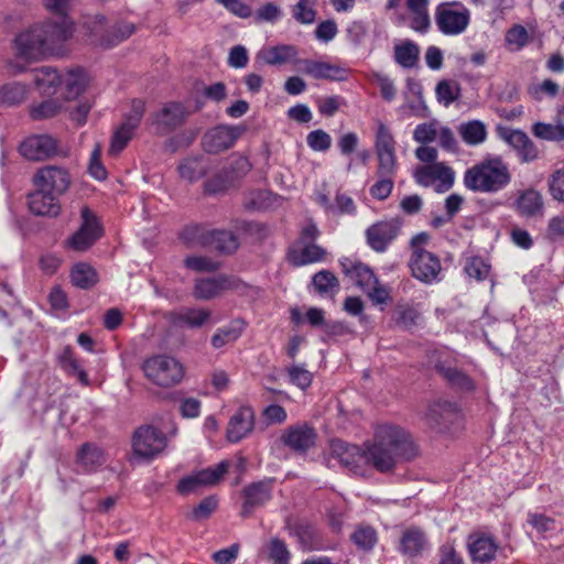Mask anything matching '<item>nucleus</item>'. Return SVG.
<instances>
[{"label":"nucleus","instance_id":"obj_1","mask_svg":"<svg viewBox=\"0 0 564 564\" xmlns=\"http://www.w3.org/2000/svg\"><path fill=\"white\" fill-rule=\"evenodd\" d=\"M419 453L417 444L404 427L392 423L376 427L370 443V459L378 471H390L400 463L413 460Z\"/></svg>","mask_w":564,"mask_h":564},{"label":"nucleus","instance_id":"obj_2","mask_svg":"<svg viewBox=\"0 0 564 564\" xmlns=\"http://www.w3.org/2000/svg\"><path fill=\"white\" fill-rule=\"evenodd\" d=\"M73 31V24L66 17H61L58 21L33 24L15 36L17 54L24 59L59 54Z\"/></svg>","mask_w":564,"mask_h":564},{"label":"nucleus","instance_id":"obj_3","mask_svg":"<svg viewBox=\"0 0 564 564\" xmlns=\"http://www.w3.org/2000/svg\"><path fill=\"white\" fill-rule=\"evenodd\" d=\"M511 172L501 156L490 155L468 167L463 177L464 186L481 194H496L511 182Z\"/></svg>","mask_w":564,"mask_h":564},{"label":"nucleus","instance_id":"obj_4","mask_svg":"<svg viewBox=\"0 0 564 564\" xmlns=\"http://www.w3.org/2000/svg\"><path fill=\"white\" fill-rule=\"evenodd\" d=\"M141 369L149 381L162 388L178 384L185 375L183 364L165 354L147 358L142 362Z\"/></svg>","mask_w":564,"mask_h":564},{"label":"nucleus","instance_id":"obj_5","mask_svg":"<svg viewBox=\"0 0 564 564\" xmlns=\"http://www.w3.org/2000/svg\"><path fill=\"white\" fill-rule=\"evenodd\" d=\"M470 19V10L459 1L441 2L434 12L437 30L446 36L463 34L468 29Z\"/></svg>","mask_w":564,"mask_h":564},{"label":"nucleus","instance_id":"obj_6","mask_svg":"<svg viewBox=\"0 0 564 564\" xmlns=\"http://www.w3.org/2000/svg\"><path fill=\"white\" fill-rule=\"evenodd\" d=\"M413 177L423 187H434L437 193H445L455 183V171L445 162H437L417 166Z\"/></svg>","mask_w":564,"mask_h":564},{"label":"nucleus","instance_id":"obj_7","mask_svg":"<svg viewBox=\"0 0 564 564\" xmlns=\"http://www.w3.org/2000/svg\"><path fill=\"white\" fill-rule=\"evenodd\" d=\"M330 453L340 465L354 474H364L368 466H372L370 444L367 445L366 449H361L357 445L335 440L330 444Z\"/></svg>","mask_w":564,"mask_h":564},{"label":"nucleus","instance_id":"obj_8","mask_svg":"<svg viewBox=\"0 0 564 564\" xmlns=\"http://www.w3.org/2000/svg\"><path fill=\"white\" fill-rule=\"evenodd\" d=\"M409 268L412 276L424 284H433L442 280L441 260L429 250L411 252Z\"/></svg>","mask_w":564,"mask_h":564},{"label":"nucleus","instance_id":"obj_9","mask_svg":"<svg viewBox=\"0 0 564 564\" xmlns=\"http://www.w3.org/2000/svg\"><path fill=\"white\" fill-rule=\"evenodd\" d=\"M229 464L226 460L220 462L214 467L197 470L180 479L176 490L183 496L191 495L202 487L216 485L228 471Z\"/></svg>","mask_w":564,"mask_h":564},{"label":"nucleus","instance_id":"obj_10","mask_svg":"<svg viewBox=\"0 0 564 564\" xmlns=\"http://www.w3.org/2000/svg\"><path fill=\"white\" fill-rule=\"evenodd\" d=\"M165 447V435L152 425L140 426L133 434L132 448L138 457L153 458Z\"/></svg>","mask_w":564,"mask_h":564},{"label":"nucleus","instance_id":"obj_11","mask_svg":"<svg viewBox=\"0 0 564 564\" xmlns=\"http://www.w3.org/2000/svg\"><path fill=\"white\" fill-rule=\"evenodd\" d=\"M246 131L243 126L219 124L203 137V148L208 153H220L230 149Z\"/></svg>","mask_w":564,"mask_h":564},{"label":"nucleus","instance_id":"obj_12","mask_svg":"<svg viewBox=\"0 0 564 564\" xmlns=\"http://www.w3.org/2000/svg\"><path fill=\"white\" fill-rule=\"evenodd\" d=\"M80 215L82 226L67 240L68 247L75 251H85L90 248L102 232L96 215L88 207H83Z\"/></svg>","mask_w":564,"mask_h":564},{"label":"nucleus","instance_id":"obj_13","mask_svg":"<svg viewBox=\"0 0 564 564\" xmlns=\"http://www.w3.org/2000/svg\"><path fill=\"white\" fill-rule=\"evenodd\" d=\"M33 182L37 188H42L58 197L69 188L70 176L64 167L46 165L35 173Z\"/></svg>","mask_w":564,"mask_h":564},{"label":"nucleus","instance_id":"obj_14","mask_svg":"<svg viewBox=\"0 0 564 564\" xmlns=\"http://www.w3.org/2000/svg\"><path fill=\"white\" fill-rule=\"evenodd\" d=\"M296 64L299 72L314 79L332 82H345L348 79L349 69L340 65L310 58L297 59Z\"/></svg>","mask_w":564,"mask_h":564},{"label":"nucleus","instance_id":"obj_15","mask_svg":"<svg viewBox=\"0 0 564 564\" xmlns=\"http://www.w3.org/2000/svg\"><path fill=\"white\" fill-rule=\"evenodd\" d=\"M240 280L234 275L219 274L212 278L198 279L195 282L193 295L197 300L207 301L214 299L227 290H236Z\"/></svg>","mask_w":564,"mask_h":564},{"label":"nucleus","instance_id":"obj_16","mask_svg":"<svg viewBox=\"0 0 564 564\" xmlns=\"http://www.w3.org/2000/svg\"><path fill=\"white\" fill-rule=\"evenodd\" d=\"M273 479L267 478L246 486L242 490L241 516L248 518L256 508L265 505L272 498Z\"/></svg>","mask_w":564,"mask_h":564},{"label":"nucleus","instance_id":"obj_17","mask_svg":"<svg viewBox=\"0 0 564 564\" xmlns=\"http://www.w3.org/2000/svg\"><path fill=\"white\" fill-rule=\"evenodd\" d=\"M189 112L182 102H167L153 118V124L160 134H167L182 126Z\"/></svg>","mask_w":564,"mask_h":564},{"label":"nucleus","instance_id":"obj_18","mask_svg":"<svg viewBox=\"0 0 564 564\" xmlns=\"http://www.w3.org/2000/svg\"><path fill=\"white\" fill-rule=\"evenodd\" d=\"M401 228L398 219L379 221L366 230L367 242L377 252H383L397 238Z\"/></svg>","mask_w":564,"mask_h":564},{"label":"nucleus","instance_id":"obj_19","mask_svg":"<svg viewBox=\"0 0 564 564\" xmlns=\"http://www.w3.org/2000/svg\"><path fill=\"white\" fill-rule=\"evenodd\" d=\"M56 151V141L47 134L31 135L20 144L21 155L31 161L45 160Z\"/></svg>","mask_w":564,"mask_h":564},{"label":"nucleus","instance_id":"obj_20","mask_svg":"<svg viewBox=\"0 0 564 564\" xmlns=\"http://www.w3.org/2000/svg\"><path fill=\"white\" fill-rule=\"evenodd\" d=\"M254 427V411L249 405L240 406L230 417L226 437L230 443H238Z\"/></svg>","mask_w":564,"mask_h":564},{"label":"nucleus","instance_id":"obj_21","mask_svg":"<svg viewBox=\"0 0 564 564\" xmlns=\"http://www.w3.org/2000/svg\"><path fill=\"white\" fill-rule=\"evenodd\" d=\"M107 462L105 451L95 443H84L77 451L75 463L84 474H93Z\"/></svg>","mask_w":564,"mask_h":564},{"label":"nucleus","instance_id":"obj_22","mask_svg":"<svg viewBox=\"0 0 564 564\" xmlns=\"http://www.w3.org/2000/svg\"><path fill=\"white\" fill-rule=\"evenodd\" d=\"M458 417V409L455 403L447 401L435 402L430 405L426 420L429 425L440 432L448 429Z\"/></svg>","mask_w":564,"mask_h":564},{"label":"nucleus","instance_id":"obj_23","mask_svg":"<svg viewBox=\"0 0 564 564\" xmlns=\"http://www.w3.org/2000/svg\"><path fill=\"white\" fill-rule=\"evenodd\" d=\"M340 267L346 278H348L362 292L371 288L377 280L372 269L360 262L345 258L340 260Z\"/></svg>","mask_w":564,"mask_h":564},{"label":"nucleus","instance_id":"obj_24","mask_svg":"<svg viewBox=\"0 0 564 564\" xmlns=\"http://www.w3.org/2000/svg\"><path fill=\"white\" fill-rule=\"evenodd\" d=\"M429 547V541L423 532L417 527H410L403 530L398 550L401 554L409 557H416Z\"/></svg>","mask_w":564,"mask_h":564},{"label":"nucleus","instance_id":"obj_25","mask_svg":"<svg viewBox=\"0 0 564 564\" xmlns=\"http://www.w3.org/2000/svg\"><path fill=\"white\" fill-rule=\"evenodd\" d=\"M28 205L30 212L37 216L55 217L61 212L57 196L37 187L29 195Z\"/></svg>","mask_w":564,"mask_h":564},{"label":"nucleus","instance_id":"obj_26","mask_svg":"<svg viewBox=\"0 0 564 564\" xmlns=\"http://www.w3.org/2000/svg\"><path fill=\"white\" fill-rule=\"evenodd\" d=\"M315 431L307 424L290 426L282 435V442L296 452H305L315 442Z\"/></svg>","mask_w":564,"mask_h":564},{"label":"nucleus","instance_id":"obj_27","mask_svg":"<svg viewBox=\"0 0 564 564\" xmlns=\"http://www.w3.org/2000/svg\"><path fill=\"white\" fill-rule=\"evenodd\" d=\"M468 550L474 562L485 564L496 557L498 545L489 535L475 534L469 536Z\"/></svg>","mask_w":564,"mask_h":564},{"label":"nucleus","instance_id":"obj_28","mask_svg":"<svg viewBox=\"0 0 564 564\" xmlns=\"http://www.w3.org/2000/svg\"><path fill=\"white\" fill-rule=\"evenodd\" d=\"M325 254V249L314 242L295 243L290 249L288 258L295 267H302L322 261Z\"/></svg>","mask_w":564,"mask_h":564},{"label":"nucleus","instance_id":"obj_29","mask_svg":"<svg viewBox=\"0 0 564 564\" xmlns=\"http://www.w3.org/2000/svg\"><path fill=\"white\" fill-rule=\"evenodd\" d=\"M505 139L517 151L521 162L529 163L538 159V148L523 131L510 130Z\"/></svg>","mask_w":564,"mask_h":564},{"label":"nucleus","instance_id":"obj_30","mask_svg":"<svg viewBox=\"0 0 564 564\" xmlns=\"http://www.w3.org/2000/svg\"><path fill=\"white\" fill-rule=\"evenodd\" d=\"M410 13V28L417 33H426L431 26L429 0H404Z\"/></svg>","mask_w":564,"mask_h":564},{"label":"nucleus","instance_id":"obj_31","mask_svg":"<svg viewBox=\"0 0 564 564\" xmlns=\"http://www.w3.org/2000/svg\"><path fill=\"white\" fill-rule=\"evenodd\" d=\"M213 229L203 224H189L183 228L180 239L189 248L208 247L213 241Z\"/></svg>","mask_w":564,"mask_h":564},{"label":"nucleus","instance_id":"obj_32","mask_svg":"<svg viewBox=\"0 0 564 564\" xmlns=\"http://www.w3.org/2000/svg\"><path fill=\"white\" fill-rule=\"evenodd\" d=\"M393 58L403 68H414L419 63L420 46L412 40H404L394 45Z\"/></svg>","mask_w":564,"mask_h":564},{"label":"nucleus","instance_id":"obj_33","mask_svg":"<svg viewBox=\"0 0 564 564\" xmlns=\"http://www.w3.org/2000/svg\"><path fill=\"white\" fill-rule=\"evenodd\" d=\"M61 84L65 90V97L73 99L78 97L88 84L87 74L82 68L69 69L61 75Z\"/></svg>","mask_w":564,"mask_h":564},{"label":"nucleus","instance_id":"obj_34","mask_svg":"<svg viewBox=\"0 0 564 564\" xmlns=\"http://www.w3.org/2000/svg\"><path fill=\"white\" fill-rule=\"evenodd\" d=\"M514 207L521 216H536L543 208L542 196L535 189H525L519 194Z\"/></svg>","mask_w":564,"mask_h":564},{"label":"nucleus","instance_id":"obj_35","mask_svg":"<svg viewBox=\"0 0 564 564\" xmlns=\"http://www.w3.org/2000/svg\"><path fill=\"white\" fill-rule=\"evenodd\" d=\"M458 133L462 140L470 147L484 143L488 134L486 124L477 119L462 122L458 127Z\"/></svg>","mask_w":564,"mask_h":564},{"label":"nucleus","instance_id":"obj_36","mask_svg":"<svg viewBox=\"0 0 564 564\" xmlns=\"http://www.w3.org/2000/svg\"><path fill=\"white\" fill-rule=\"evenodd\" d=\"M62 76L52 67H41L34 70L33 80L43 95L55 94L61 84Z\"/></svg>","mask_w":564,"mask_h":564},{"label":"nucleus","instance_id":"obj_37","mask_svg":"<svg viewBox=\"0 0 564 564\" xmlns=\"http://www.w3.org/2000/svg\"><path fill=\"white\" fill-rule=\"evenodd\" d=\"M62 369L72 377H76L77 380L84 384H89L87 372L83 369L79 360L76 358L70 347H65L58 357Z\"/></svg>","mask_w":564,"mask_h":564},{"label":"nucleus","instance_id":"obj_38","mask_svg":"<svg viewBox=\"0 0 564 564\" xmlns=\"http://www.w3.org/2000/svg\"><path fill=\"white\" fill-rule=\"evenodd\" d=\"M210 318V312L205 308H183L174 316V324L188 328H199Z\"/></svg>","mask_w":564,"mask_h":564},{"label":"nucleus","instance_id":"obj_39","mask_svg":"<svg viewBox=\"0 0 564 564\" xmlns=\"http://www.w3.org/2000/svg\"><path fill=\"white\" fill-rule=\"evenodd\" d=\"M245 328V323L240 319H235L230 324L220 327L212 337V346L216 349L237 340Z\"/></svg>","mask_w":564,"mask_h":564},{"label":"nucleus","instance_id":"obj_40","mask_svg":"<svg viewBox=\"0 0 564 564\" xmlns=\"http://www.w3.org/2000/svg\"><path fill=\"white\" fill-rule=\"evenodd\" d=\"M297 56V51L292 45H276L260 52L261 58L268 65H281Z\"/></svg>","mask_w":564,"mask_h":564},{"label":"nucleus","instance_id":"obj_41","mask_svg":"<svg viewBox=\"0 0 564 564\" xmlns=\"http://www.w3.org/2000/svg\"><path fill=\"white\" fill-rule=\"evenodd\" d=\"M72 282L79 289H90L98 282L97 271L88 263H77L73 267L70 272Z\"/></svg>","mask_w":564,"mask_h":564},{"label":"nucleus","instance_id":"obj_42","mask_svg":"<svg viewBox=\"0 0 564 564\" xmlns=\"http://www.w3.org/2000/svg\"><path fill=\"white\" fill-rule=\"evenodd\" d=\"M527 522L541 538H549L558 529L556 521L543 513L530 512Z\"/></svg>","mask_w":564,"mask_h":564},{"label":"nucleus","instance_id":"obj_43","mask_svg":"<svg viewBox=\"0 0 564 564\" xmlns=\"http://www.w3.org/2000/svg\"><path fill=\"white\" fill-rule=\"evenodd\" d=\"M460 86L455 80L442 79L436 84L435 95L440 104L448 107L460 97Z\"/></svg>","mask_w":564,"mask_h":564},{"label":"nucleus","instance_id":"obj_44","mask_svg":"<svg viewBox=\"0 0 564 564\" xmlns=\"http://www.w3.org/2000/svg\"><path fill=\"white\" fill-rule=\"evenodd\" d=\"M529 42L530 35L521 24H513L505 34V44L510 52H520Z\"/></svg>","mask_w":564,"mask_h":564},{"label":"nucleus","instance_id":"obj_45","mask_svg":"<svg viewBox=\"0 0 564 564\" xmlns=\"http://www.w3.org/2000/svg\"><path fill=\"white\" fill-rule=\"evenodd\" d=\"M208 169L199 158L185 159L178 165L180 176L188 182H195L206 175Z\"/></svg>","mask_w":564,"mask_h":564},{"label":"nucleus","instance_id":"obj_46","mask_svg":"<svg viewBox=\"0 0 564 564\" xmlns=\"http://www.w3.org/2000/svg\"><path fill=\"white\" fill-rule=\"evenodd\" d=\"M213 241L208 247H213L219 252L230 253L237 250L239 241L237 236L228 230L213 229Z\"/></svg>","mask_w":564,"mask_h":564},{"label":"nucleus","instance_id":"obj_47","mask_svg":"<svg viewBox=\"0 0 564 564\" xmlns=\"http://www.w3.org/2000/svg\"><path fill=\"white\" fill-rule=\"evenodd\" d=\"M26 86L20 83H10L0 88V105L14 106L26 97Z\"/></svg>","mask_w":564,"mask_h":564},{"label":"nucleus","instance_id":"obj_48","mask_svg":"<svg viewBox=\"0 0 564 564\" xmlns=\"http://www.w3.org/2000/svg\"><path fill=\"white\" fill-rule=\"evenodd\" d=\"M265 551L273 564H290L291 552L280 538H271L265 545Z\"/></svg>","mask_w":564,"mask_h":564},{"label":"nucleus","instance_id":"obj_49","mask_svg":"<svg viewBox=\"0 0 564 564\" xmlns=\"http://www.w3.org/2000/svg\"><path fill=\"white\" fill-rule=\"evenodd\" d=\"M375 150L377 155L395 154V140L384 123L378 124Z\"/></svg>","mask_w":564,"mask_h":564},{"label":"nucleus","instance_id":"obj_50","mask_svg":"<svg viewBox=\"0 0 564 564\" xmlns=\"http://www.w3.org/2000/svg\"><path fill=\"white\" fill-rule=\"evenodd\" d=\"M316 0H297L291 8L293 19L301 24H313L316 20Z\"/></svg>","mask_w":564,"mask_h":564},{"label":"nucleus","instance_id":"obj_51","mask_svg":"<svg viewBox=\"0 0 564 564\" xmlns=\"http://www.w3.org/2000/svg\"><path fill=\"white\" fill-rule=\"evenodd\" d=\"M437 369L453 387L465 391L474 390V381L457 368L440 366Z\"/></svg>","mask_w":564,"mask_h":564},{"label":"nucleus","instance_id":"obj_52","mask_svg":"<svg viewBox=\"0 0 564 564\" xmlns=\"http://www.w3.org/2000/svg\"><path fill=\"white\" fill-rule=\"evenodd\" d=\"M135 31V26L131 22H120L112 28L111 35L100 36L98 40L101 46L110 47L119 42L128 39Z\"/></svg>","mask_w":564,"mask_h":564},{"label":"nucleus","instance_id":"obj_53","mask_svg":"<svg viewBox=\"0 0 564 564\" xmlns=\"http://www.w3.org/2000/svg\"><path fill=\"white\" fill-rule=\"evenodd\" d=\"M532 131L535 137L547 141L564 140V126L556 119L555 123L536 122L533 124Z\"/></svg>","mask_w":564,"mask_h":564},{"label":"nucleus","instance_id":"obj_54","mask_svg":"<svg viewBox=\"0 0 564 564\" xmlns=\"http://www.w3.org/2000/svg\"><path fill=\"white\" fill-rule=\"evenodd\" d=\"M283 17L282 8L274 2H265L260 6L254 14L253 19L257 23H271L275 24Z\"/></svg>","mask_w":564,"mask_h":564},{"label":"nucleus","instance_id":"obj_55","mask_svg":"<svg viewBox=\"0 0 564 564\" xmlns=\"http://www.w3.org/2000/svg\"><path fill=\"white\" fill-rule=\"evenodd\" d=\"M312 282L321 294L334 293L338 290V280L335 274L328 270H321L313 275Z\"/></svg>","mask_w":564,"mask_h":564},{"label":"nucleus","instance_id":"obj_56","mask_svg":"<svg viewBox=\"0 0 564 564\" xmlns=\"http://www.w3.org/2000/svg\"><path fill=\"white\" fill-rule=\"evenodd\" d=\"M398 112L403 118L417 117L426 118L429 116V108L424 101L423 96H416L413 100H406L398 108Z\"/></svg>","mask_w":564,"mask_h":564},{"label":"nucleus","instance_id":"obj_57","mask_svg":"<svg viewBox=\"0 0 564 564\" xmlns=\"http://www.w3.org/2000/svg\"><path fill=\"white\" fill-rule=\"evenodd\" d=\"M184 265L195 272H215L220 262L206 256H189L185 258Z\"/></svg>","mask_w":564,"mask_h":564},{"label":"nucleus","instance_id":"obj_58","mask_svg":"<svg viewBox=\"0 0 564 564\" xmlns=\"http://www.w3.org/2000/svg\"><path fill=\"white\" fill-rule=\"evenodd\" d=\"M394 178L393 176L377 175V181L369 189L370 195L377 200H386L392 193Z\"/></svg>","mask_w":564,"mask_h":564},{"label":"nucleus","instance_id":"obj_59","mask_svg":"<svg viewBox=\"0 0 564 564\" xmlns=\"http://www.w3.org/2000/svg\"><path fill=\"white\" fill-rule=\"evenodd\" d=\"M560 90V86L551 78L544 79L542 83L533 85L529 88L531 97L541 101L544 97L554 98Z\"/></svg>","mask_w":564,"mask_h":564},{"label":"nucleus","instance_id":"obj_60","mask_svg":"<svg viewBox=\"0 0 564 564\" xmlns=\"http://www.w3.org/2000/svg\"><path fill=\"white\" fill-rule=\"evenodd\" d=\"M318 112L324 117H333L340 107L346 105L341 96L333 95L327 97H319L316 100Z\"/></svg>","mask_w":564,"mask_h":564},{"label":"nucleus","instance_id":"obj_61","mask_svg":"<svg viewBox=\"0 0 564 564\" xmlns=\"http://www.w3.org/2000/svg\"><path fill=\"white\" fill-rule=\"evenodd\" d=\"M306 143L315 152H326L332 145V137L326 131L316 129L307 134Z\"/></svg>","mask_w":564,"mask_h":564},{"label":"nucleus","instance_id":"obj_62","mask_svg":"<svg viewBox=\"0 0 564 564\" xmlns=\"http://www.w3.org/2000/svg\"><path fill=\"white\" fill-rule=\"evenodd\" d=\"M145 112V102L142 99H133L130 111L124 116L122 126L135 131Z\"/></svg>","mask_w":564,"mask_h":564},{"label":"nucleus","instance_id":"obj_63","mask_svg":"<svg viewBox=\"0 0 564 564\" xmlns=\"http://www.w3.org/2000/svg\"><path fill=\"white\" fill-rule=\"evenodd\" d=\"M218 500L215 496L204 498L192 511L191 519L202 521L208 519L217 509Z\"/></svg>","mask_w":564,"mask_h":564},{"label":"nucleus","instance_id":"obj_64","mask_svg":"<svg viewBox=\"0 0 564 564\" xmlns=\"http://www.w3.org/2000/svg\"><path fill=\"white\" fill-rule=\"evenodd\" d=\"M489 264L480 257L470 258L465 265V272L478 281L485 280L489 274Z\"/></svg>","mask_w":564,"mask_h":564}]
</instances>
